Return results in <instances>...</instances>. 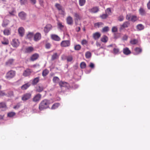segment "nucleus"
<instances>
[{"label": "nucleus", "mask_w": 150, "mask_h": 150, "mask_svg": "<svg viewBox=\"0 0 150 150\" xmlns=\"http://www.w3.org/2000/svg\"><path fill=\"white\" fill-rule=\"evenodd\" d=\"M50 104V101L47 99L42 100L40 103L39 106V109L40 111L49 108V105Z\"/></svg>", "instance_id": "obj_1"}, {"label": "nucleus", "mask_w": 150, "mask_h": 150, "mask_svg": "<svg viewBox=\"0 0 150 150\" xmlns=\"http://www.w3.org/2000/svg\"><path fill=\"white\" fill-rule=\"evenodd\" d=\"M16 75L15 71L11 70L7 72L5 76V78L7 79L10 80L14 77Z\"/></svg>", "instance_id": "obj_2"}, {"label": "nucleus", "mask_w": 150, "mask_h": 150, "mask_svg": "<svg viewBox=\"0 0 150 150\" xmlns=\"http://www.w3.org/2000/svg\"><path fill=\"white\" fill-rule=\"evenodd\" d=\"M55 6L58 10L60 12L61 14L63 15L65 14V9L60 4L56 3Z\"/></svg>", "instance_id": "obj_3"}, {"label": "nucleus", "mask_w": 150, "mask_h": 150, "mask_svg": "<svg viewBox=\"0 0 150 150\" xmlns=\"http://www.w3.org/2000/svg\"><path fill=\"white\" fill-rule=\"evenodd\" d=\"M126 18L127 20L133 22L136 21L138 19L136 16L132 15L130 14L127 15L126 16Z\"/></svg>", "instance_id": "obj_4"}, {"label": "nucleus", "mask_w": 150, "mask_h": 150, "mask_svg": "<svg viewBox=\"0 0 150 150\" xmlns=\"http://www.w3.org/2000/svg\"><path fill=\"white\" fill-rule=\"evenodd\" d=\"M32 96L30 93H26L24 94L21 97V100L23 101H26L30 99Z\"/></svg>", "instance_id": "obj_5"}, {"label": "nucleus", "mask_w": 150, "mask_h": 150, "mask_svg": "<svg viewBox=\"0 0 150 150\" xmlns=\"http://www.w3.org/2000/svg\"><path fill=\"white\" fill-rule=\"evenodd\" d=\"M42 95L40 93H38L35 95L33 97L32 100L33 102L38 103L41 99Z\"/></svg>", "instance_id": "obj_6"}, {"label": "nucleus", "mask_w": 150, "mask_h": 150, "mask_svg": "<svg viewBox=\"0 0 150 150\" xmlns=\"http://www.w3.org/2000/svg\"><path fill=\"white\" fill-rule=\"evenodd\" d=\"M11 45L14 47H17L20 44L19 40L17 39H13L11 43Z\"/></svg>", "instance_id": "obj_7"}, {"label": "nucleus", "mask_w": 150, "mask_h": 150, "mask_svg": "<svg viewBox=\"0 0 150 150\" xmlns=\"http://www.w3.org/2000/svg\"><path fill=\"white\" fill-rule=\"evenodd\" d=\"M32 72V71L31 69L28 68L24 71L23 75L25 77L31 75Z\"/></svg>", "instance_id": "obj_8"}, {"label": "nucleus", "mask_w": 150, "mask_h": 150, "mask_svg": "<svg viewBox=\"0 0 150 150\" xmlns=\"http://www.w3.org/2000/svg\"><path fill=\"white\" fill-rule=\"evenodd\" d=\"M70 45V42L69 40H64L62 41L60 44L62 47H67L69 46Z\"/></svg>", "instance_id": "obj_9"}, {"label": "nucleus", "mask_w": 150, "mask_h": 150, "mask_svg": "<svg viewBox=\"0 0 150 150\" xmlns=\"http://www.w3.org/2000/svg\"><path fill=\"white\" fill-rule=\"evenodd\" d=\"M15 60L13 59H10L5 62V65L7 67H11L13 65Z\"/></svg>", "instance_id": "obj_10"}, {"label": "nucleus", "mask_w": 150, "mask_h": 150, "mask_svg": "<svg viewBox=\"0 0 150 150\" xmlns=\"http://www.w3.org/2000/svg\"><path fill=\"white\" fill-rule=\"evenodd\" d=\"M52 28V25L50 24H47L44 28V31L46 33H47Z\"/></svg>", "instance_id": "obj_11"}, {"label": "nucleus", "mask_w": 150, "mask_h": 150, "mask_svg": "<svg viewBox=\"0 0 150 150\" xmlns=\"http://www.w3.org/2000/svg\"><path fill=\"white\" fill-rule=\"evenodd\" d=\"M39 57V54L35 53L33 54L30 57V60L32 61H35Z\"/></svg>", "instance_id": "obj_12"}, {"label": "nucleus", "mask_w": 150, "mask_h": 150, "mask_svg": "<svg viewBox=\"0 0 150 150\" xmlns=\"http://www.w3.org/2000/svg\"><path fill=\"white\" fill-rule=\"evenodd\" d=\"M74 20L75 21H78L79 20H80L82 18V17L81 16L80 14L77 12L74 13Z\"/></svg>", "instance_id": "obj_13"}, {"label": "nucleus", "mask_w": 150, "mask_h": 150, "mask_svg": "<svg viewBox=\"0 0 150 150\" xmlns=\"http://www.w3.org/2000/svg\"><path fill=\"white\" fill-rule=\"evenodd\" d=\"M41 37V34L39 33H37L34 35V40L35 41H38L40 39Z\"/></svg>", "instance_id": "obj_14"}, {"label": "nucleus", "mask_w": 150, "mask_h": 150, "mask_svg": "<svg viewBox=\"0 0 150 150\" xmlns=\"http://www.w3.org/2000/svg\"><path fill=\"white\" fill-rule=\"evenodd\" d=\"M123 52L124 54L127 55H129L131 53V51L127 47H126L123 49Z\"/></svg>", "instance_id": "obj_15"}, {"label": "nucleus", "mask_w": 150, "mask_h": 150, "mask_svg": "<svg viewBox=\"0 0 150 150\" xmlns=\"http://www.w3.org/2000/svg\"><path fill=\"white\" fill-rule=\"evenodd\" d=\"M66 21L67 23L69 25H72L73 23V20L72 17L69 16H68L66 19Z\"/></svg>", "instance_id": "obj_16"}, {"label": "nucleus", "mask_w": 150, "mask_h": 150, "mask_svg": "<svg viewBox=\"0 0 150 150\" xmlns=\"http://www.w3.org/2000/svg\"><path fill=\"white\" fill-rule=\"evenodd\" d=\"M31 85L30 83L29 82L23 85L21 87V88L23 90H25L27 89Z\"/></svg>", "instance_id": "obj_17"}, {"label": "nucleus", "mask_w": 150, "mask_h": 150, "mask_svg": "<svg viewBox=\"0 0 150 150\" xmlns=\"http://www.w3.org/2000/svg\"><path fill=\"white\" fill-rule=\"evenodd\" d=\"M34 50V48L33 47H28L25 48V52L26 53H30L33 52Z\"/></svg>", "instance_id": "obj_18"}, {"label": "nucleus", "mask_w": 150, "mask_h": 150, "mask_svg": "<svg viewBox=\"0 0 150 150\" xmlns=\"http://www.w3.org/2000/svg\"><path fill=\"white\" fill-rule=\"evenodd\" d=\"M129 24V23L127 21L124 22L122 25H121L120 29L122 30L124 28H127Z\"/></svg>", "instance_id": "obj_19"}, {"label": "nucleus", "mask_w": 150, "mask_h": 150, "mask_svg": "<svg viewBox=\"0 0 150 150\" xmlns=\"http://www.w3.org/2000/svg\"><path fill=\"white\" fill-rule=\"evenodd\" d=\"M7 108V106L5 103L2 102L0 103V109H2L3 110H6Z\"/></svg>", "instance_id": "obj_20"}, {"label": "nucleus", "mask_w": 150, "mask_h": 150, "mask_svg": "<svg viewBox=\"0 0 150 150\" xmlns=\"http://www.w3.org/2000/svg\"><path fill=\"white\" fill-rule=\"evenodd\" d=\"M18 32L21 36L22 37L24 34L25 30L22 27L19 28L18 29Z\"/></svg>", "instance_id": "obj_21"}, {"label": "nucleus", "mask_w": 150, "mask_h": 150, "mask_svg": "<svg viewBox=\"0 0 150 150\" xmlns=\"http://www.w3.org/2000/svg\"><path fill=\"white\" fill-rule=\"evenodd\" d=\"M52 39L56 41H59L60 40V38L57 35L52 34L51 36Z\"/></svg>", "instance_id": "obj_22"}, {"label": "nucleus", "mask_w": 150, "mask_h": 150, "mask_svg": "<svg viewBox=\"0 0 150 150\" xmlns=\"http://www.w3.org/2000/svg\"><path fill=\"white\" fill-rule=\"evenodd\" d=\"M19 17L22 20H25V18L26 14L23 12H21L19 13Z\"/></svg>", "instance_id": "obj_23"}, {"label": "nucleus", "mask_w": 150, "mask_h": 150, "mask_svg": "<svg viewBox=\"0 0 150 150\" xmlns=\"http://www.w3.org/2000/svg\"><path fill=\"white\" fill-rule=\"evenodd\" d=\"M1 43L4 45H7L9 44V41L7 38L4 37L3 40L1 41Z\"/></svg>", "instance_id": "obj_24"}, {"label": "nucleus", "mask_w": 150, "mask_h": 150, "mask_svg": "<svg viewBox=\"0 0 150 150\" xmlns=\"http://www.w3.org/2000/svg\"><path fill=\"white\" fill-rule=\"evenodd\" d=\"M136 28L138 30L140 31L143 30L144 28V27L142 24H139L136 26Z\"/></svg>", "instance_id": "obj_25"}, {"label": "nucleus", "mask_w": 150, "mask_h": 150, "mask_svg": "<svg viewBox=\"0 0 150 150\" xmlns=\"http://www.w3.org/2000/svg\"><path fill=\"white\" fill-rule=\"evenodd\" d=\"M101 34L98 32H96L94 33L93 35V37L95 40L98 39L100 37Z\"/></svg>", "instance_id": "obj_26"}, {"label": "nucleus", "mask_w": 150, "mask_h": 150, "mask_svg": "<svg viewBox=\"0 0 150 150\" xmlns=\"http://www.w3.org/2000/svg\"><path fill=\"white\" fill-rule=\"evenodd\" d=\"M39 77H37L34 78L32 81V84L33 85H36L39 81Z\"/></svg>", "instance_id": "obj_27"}, {"label": "nucleus", "mask_w": 150, "mask_h": 150, "mask_svg": "<svg viewBox=\"0 0 150 150\" xmlns=\"http://www.w3.org/2000/svg\"><path fill=\"white\" fill-rule=\"evenodd\" d=\"M104 24L102 22H99L96 23L94 24L95 27L96 28H99L102 27Z\"/></svg>", "instance_id": "obj_28"}, {"label": "nucleus", "mask_w": 150, "mask_h": 150, "mask_svg": "<svg viewBox=\"0 0 150 150\" xmlns=\"http://www.w3.org/2000/svg\"><path fill=\"white\" fill-rule=\"evenodd\" d=\"M99 10L98 8L97 7H95L91 9L90 11L91 13H95L97 12Z\"/></svg>", "instance_id": "obj_29"}, {"label": "nucleus", "mask_w": 150, "mask_h": 150, "mask_svg": "<svg viewBox=\"0 0 150 150\" xmlns=\"http://www.w3.org/2000/svg\"><path fill=\"white\" fill-rule=\"evenodd\" d=\"M9 21L7 19L4 20L2 24L3 27H6L9 24Z\"/></svg>", "instance_id": "obj_30"}, {"label": "nucleus", "mask_w": 150, "mask_h": 150, "mask_svg": "<svg viewBox=\"0 0 150 150\" xmlns=\"http://www.w3.org/2000/svg\"><path fill=\"white\" fill-rule=\"evenodd\" d=\"M59 58V55L57 53H55L52 56L51 59L52 61L56 59Z\"/></svg>", "instance_id": "obj_31"}, {"label": "nucleus", "mask_w": 150, "mask_h": 150, "mask_svg": "<svg viewBox=\"0 0 150 150\" xmlns=\"http://www.w3.org/2000/svg\"><path fill=\"white\" fill-rule=\"evenodd\" d=\"M108 40V38L106 35H104L101 39V41L103 42H106Z\"/></svg>", "instance_id": "obj_32"}, {"label": "nucleus", "mask_w": 150, "mask_h": 150, "mask_svg": "<svg viewBox=\"0 0 150 150\" xmlns=\"http://www.w3.org/2000/svg\"><path fill=\"white\" fill-rule=\"evenodd\" d=\"M139 12L140 14L142 16H143L146 14L145 10L142 8H140L139 10Z\"/></svg>", "instance_id": "obj_33"}, {"label": "nucleus", "mask_w": 150, "mask_h": 150, "mask_svg": "<svg viewBox=\"0 0 150 150\" xmlns=\"http://www.w3.org/2000/svg\"><path fill=\"white\" fill-rule=\"evenodd\" d=\"M4 34L5 35H8L11 34V31L8 29H5L3 31Z\"/></svg>", "instance_id": "obj_34"}, {"label": "nucleus", "mask_w": 150, "mask_h": 150, "mask_svg": "<svg viewBox=\"0 0 150 150\" xmlns=\"http://www.w3.org/2000/svg\"><path fill=\"white\" fill-rule=\"evenodd\" d=\"M113 53L114 54H117L120 53L119 49L117 48H114L113 49Z\"/></svg>", "instance_id": "obj_35"}, {"label": "nucleus", "mask_w": 150, "mask_h": 150, "mask_svg": "<svg viewBox=\"0 0 150 150\" xmlns=\"http://www.w3.org/2000/svg\"><path fill=\"white\" fill-rule=\"evenodd\" d=\"M49 70L48 69H46L43 71L42 75L44 77H45L46 76L49 74Z\"/></svg>", "instance_id": "obj_36"}, {"label": "nucleus", "mask_w": 150, "mask_h": 150, "mask_svg": "<svg viewBox=\"0 0 150 150\" xmlns=\"http://www.w3.org/2000/svg\"><path fill=\"white\" fill-rule=\"evenodd\" d=\"M134 51L135 52L136 54H137L141 53L142 52V50L140 48L137 47L134 49Z\"/></svg>", "instance_id": "obj_37"}, {"label": "nucleus", "mask_w": 150, "mask_h": 150, "mask_svg": "<svg viewBox=\"0 0 150 150\" xmlns=\"http://www.w3.org/2000/svg\"><path fill=\"white\" fill-rule=\"evenodd\" d=\"M130 43L133 45H134L138 43V40L136 39H131L130 41Z\"/></svg>", "instance_id": "obj_38"}, {"label": "nucleus", "mask_w": 150, "mask_h": 150, "mask_svg": "<svg viewBox=\"0 0 150 150\" xmlns=\"http://www.w3.org/2000/svg\"><path fill=\"white\" fill-rule=\"evenodd\" d=\"M34 34L33 33L29 32L26 35V38L28 39H30L33 37Z\"/></svg>", "instance_id": "obj_39"}, {"label": "nucleus", "mask_w": 150, "mask_h": 150, "mask_svg": "<svg viewBox=\"0 0 150 150\" xmlns=\"http://www.w3.org/2000/svg\"><path fill=\"white\" fill-rule=\"evenodd\" d=\"M59 85L61 87H66L68 84L67 82L63 81H60L59 83Z\"/></svg>", "instance_id": "obj_40"}, {"label": "nucleus", "mask_w": 150, "mask_h": 150, "mask_svg": "<svg viewBox=\"0 0 150 150\" xmlns=\"http://www.w3.org/2000/svg\"><path fill=\"white\" fill-rule=\"evenodd\" d=\"M59 105V104L58 103H54L51 108L52 110L55 109L58 107Z\"/></svg>", "instance_id": "obj_41"}, {"label": "nucleus", "mask_w": 150, "mask_h": 150, "mask_svg": "<svg viewBox=\"0 0 150 150\" xmlns=\"http://www.w3.org/2000/svg\"><path fill=\"white\" fill-rule=\"evenodd\" d=\"M43 87L42 86H38L36 88V91L38 92H41L43 91Z\"/></svg>", "instance_id": "obj_42"}, {"label": "nucleus", "mask_w": 150, "mask_h": 150, "mask_svg": "<svg viewBox=\"0 0 150 150\" xmlns=\"http://www.w3.org/2000/svg\"><path fill=\"white\" fill-rule=\"evenodd\" d=\"M16 115V113L14 112H9L7 114V117H13Z\"/></svg>", "instance_id": "obj_43"}, {"label": "nucleus", "mask_w": 150, "mask_h": 150, "mask_svg": "<svg viewBox=\"0 0 150 150\" xmlns=\"http://www.w3.org/2000/svg\"><path fill=\"white\" fill-rule=\"evenodd\" d=\"M109 30V28L108 26H105L103 28L102 30V32L105 33L108 32Z\"/></svg>", "instance_id": "obj_44"}, {"label": "nucleus", "mask_w": 150, "mask_h": 150, "mask_svg": "<svg viewBox=\"0 0 150 150\" xmlns=\"http://www.w3.org/2000/svg\"><path fill=\"white\" fill-rule=\"evenodd\" d=\"M66 59L68 62H71L73 59V57L71 55L68 56L66 57Z\"/></svg>", "instance_id": "obj_45"}, {"label": "nucleus", "mask_w": 150, "mask_h": 150, "mask_svg": "<svg viewBox=\"0 0 150 150\" xmlns=\"http://www.w3.org/2000/svg\"><path fill=\"white\" fill-rule=\"evenodd\" d=\"M59 78L57 76H54L53 79V81L54 83H57L59 81Z\"/></svg>", "instance_id": "obj_46"}, {"label": "nucleus", "mask_w": 150, "mask_h": 150, "mask_svg": "<svg viewBox=\"0 0 150 150\" xmlns=\"http://www.w3.org/2000/svg\"><path fill=\"white\" fill-rule=\"evenodd\" d=\"M91 54L90 52H87L85 54V57L86 58H89L91 56Z\"/></svg>", "instance_id": "obj_47"}, {"label": "nucleus", "mask_w": 150, "mask_h": 150, "mask_svg": "<svg viewBox=\"0 0 150 150\" xmlns=\"http://www.w3.org/2000/svg\"><path fill=\"white\" fill-rule=\"evenodd\" d=\"M79 5L81 6H82L85 4L86 0H79Z\"/></svg>", "instance_id": "obj_48"}, {"label": "nucleus", "mask_w": 150, "mask_h": 150, "mask_svg": "<svg viewBox=\"0 0 150 150\" xmlns=\"http://www.w3.org/2000/svg\"><path fill=\"white\" fill-rule=\"evenodd\" d=\"M81 47L80 45H77L75 46L74 47V49L75 50H79L81 49Z\"/></svg>", "instance_id": "obj_49"}, {"label": "nucleus", "mask_w": 150, "mask_h": 150, "mask_svg": "<svg viewBox=\"0 0 150 150\" xmlns=\"http://www.w3.org/2000/svg\"><path fill=\"white\" fill-rule=\"evenodd\" d=\"M86 64L85 62H82L80 64V67L81 69H84L86 67Z\"/></svg>", "instance_id": "obj_50"}, {"label": "nucleus", "mask_w": 150, "mask_h": 150, "mask_svg": "<svg viewBox=\"0 0 150 150\" xmlns=\"http://www.w3.org/2000/svg\"><path fill=\"white\" fill-rule=\"evenodd\" d=\"M105 13L106 14H108V16L111 13V12L110 8H107L105 11Z\"/></svg>", "instance_id": "obj_51"}, {"label": "nucleus", "mask_w": 150, "mask_h": 150, "mask_svg": "<svg viewBox=\"0 0 150 150\" xmlns=\"http://www.w3.org/2000/svg\"><path fill=\"white\" fill-rule=\"evenodd\" d=\"M108 16V14L106 13L105 14H103L100 16V17L103 19H105L107 18Z\"/></svg>", "instance_id": "obj_52"}, {"label": "nucleus", "mask_w": 150, "mask_h": 150, "mask_svg": "<svg viewBox=\"0 0 150 150\" xmlns=\"http://www.w3.org/2000/svg\"><path fill=\"white\" fill-rule=\"evenodd\" d=\"M57 25L58 28L61 29L64 28V26L62 24V23L60 22H59L57 24Z\"/></svg>", "instance_id": "obj_53"}, {"label": "nucleus", "mask_w": 150, "mask_h": 150, "mask_svg": "<svg viewBox=\"0 0 150 150\" xmlns=\"http://www.w3.org/2000/svg\"><path fill=\"white\" fill-rule=\"evenodd\" d=\"M124 20V17L122 15H120L118 18V20L120 21H122Z\"/></svg>", "instance_id": "obj_54"}, {"label": "nucleus", "mask_w": 150, "mask_h": 150, "mask_svg": "<svg viewBox=\"0 0 150 150\" xmlns=\"http://www.w3.org/2000/svg\"><path fill=\"white\" fill-rule=\"evenodd\" d=\"M87 42H88L86 40L84 39L82 40L81 43L82 45H84L86 44Z\"/></svg>", "instance_id": "obj_55"}, {"label": "nucleus", "mask_w": 150, "mask_h": 150, "mask_svg": "<svg viewBox=\"0 0 150 150\" xmlns=\"http://www.w3.org/2000/svg\"><path fill=\"white\" fill-rule=\"evenodd\" d=\"M117 29L116 27H113L112 28V32H116L117 31Z\"/></svg>", "instance_id": "obj_56"}, {"label": "nucleus", "mask_w": 150, "mask_h": 150, "mask_svg": "<svg viewBox=\"0 0 150 150\" xmlns=\"http://www.w3.org/2000/svg\"><path fill=\"white\" fill-rule=\"evenodd\" d=\"M51 47V44L49 43H46L45 45V47L46 48L48 49L50 48Z\"/></svg>", "instance_id": "obj_57"}, {"label": "nucleus", "mask_w": 150, "mask_h": 150, "mask_svg": "<svg viewBox=\"0 0 150 150\" xmlns=\"http://www.w3.org/2000/svg\"><path fill=\"white\" fill-rule=\"evenodd\" d=\"M20 2L21 5L24 4H25L27 2V0H20Z\"/></svg>", "instance_id": "obj_58"}, {"label": "nucleus", "mask_w": 150, "mask_h": 150, "mask_svg": "<svg viewBox=\"0 0 150 150\" xmlns=\"http://www.w3.org/2000/svg\"><path fill=\"white\" fill-rule=\"evenodd\" d=\"M15 10H13L11 11H9V13L10 14V15L12 16H14L15 15L14 14V13L15 12Z\"/></svg>", "instance_id": "obj_59"}, {"label": "nucleus", "mask_w": 150, "mask_h": 150, "mask_svg": "<svg viewBox=\"0 0 150 150\" xmlns=\"http://www.w3.org/2000/svg\"><path fill=\"white\" fill-rule=\"evenodd\" d=\"M31 3L33 4H35L36 3V0H29Z\"/></svg>", "instance_id": "obj_60"}, {"label": "nucleus", "mask_w": 150, "mask_h": 150, "mask_svg": "<svg viewBox=\"0 0 150 150\" xmlns=\"http://www.w3.org/2000/svg\"><path fill=\"white\" fill-rule=\"evenodd\" d=\"M6 95L3 91H0V96H3Z\"/></svg>", "instance_id": "obj_61"}, {"label": "nucleus", "mask_w": 150, "mask_h": 150, "mask_svg": "<svg viewBox=\"0 0 150 150\" xmlns=\"http://www.w3.org/2000/svg\"><path fill=\"white\" fill-rule=\"evenodd\" d=\"M20 105L19 104H17L13 107V108L15 109H18L20 107Z\"/></svg>", "instance_id": "obj_62"}, {"label": "nucleus", "mask_w": 150, "mask_h": 150, "mask_svg": "<svg viewBox=\"0 0 150 150\" xmlns=\"http://www.w3.org/2000/svg\"><path fill=\"white\" fill-rule=\"evenodd\" d=\"M89 67H90L91 68H93L94 67V64L92 63H91L90 64H89Z\"/></svg>", "instance_id": "obj_63"}, {"label": "nucleus", "mask_w": 150, "mask_h": 150, "mask_svg": "<svg viewBox=\"0 0 150 150\" xmlns=\"http://www.w3.org/2000/svg\"><path fill=\"white\" fill-rule=\"evenodd\" d=\"M147 7L148 9L150 10V0L147 4Z\"/></svg>", "instance_id": "obj_64"}]
</instances>
